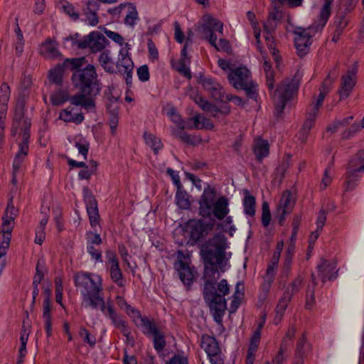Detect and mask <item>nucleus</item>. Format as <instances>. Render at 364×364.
Listing matches in <instances>:
<instances>
[{
    "label": "nucleus",
    "mask_w": 364,
    "mask_h": 364,
    "mask_svg": "<svg viewBox=\"0 0 364 364\" xmlns=\"http://www.w3.org/2000/svg\"><path fill=\"white\" fill-rule=\"evenodd\" d=\"M228 247L227 238L221 233L216 234L206 240L200 248V255L204 262L203 278L205 279L203 297L208 305L214 320L220 323L226 309L225 296L230 292V287L226 279H223L215 287V274L218 273V267L223 272V263Z\"/></svg>",
    "instance_id": "1"
},
{
    "label": "nucleus",
    "mask_w": 364,
    "mask_h": 364,
    "mask_svg": "<svg viewBox=\"0 0 364 364\" xmlns=\"http://www.w3.org/2000/svg\"><path fill=\"white\" fill-rule=\"evenodd\" d=\"M72 80L80 91L70 98V103L80 105L87 110L93 109L95 107L93 97L101 90L95 66L88 64L85 68L75 70Z\"/></svg>",
    "instance_id": "2"
},
{
    "label": "nucleus",
    "mask_w": 364,
    "mask_h": 364,
    "mask_svg": "<svg viewBox=\"0 0 364 364\" xmlns=\"http://www.w3.org/2000/svg\"><path fill=\"white\" fill-rule=\"evenodd\" d=\"M75 286L82 296V306L85 308L100 309L105 313V301L102 296V284L100 276L92 273L79 272L74 274Z\"/></svg>",
    "instance_id": "3"
},
{
    "label": "nucleus",
    "mask_w": 364,
    "mask_h": 364,
    "mask_svg": "<svg viewBox=\"0 0 364 364\" xmlns=\"http://www.w3.org/2000/svg\"><path fill=\"white\" fill-rule=\"evenodd\" d=\"M228 205L229 201L225 196L216 198L215 189L208 186L204 189L199 200L198 214L203 218H210L213 215L222 220L229 213Z\"/></svg>",
    "instance_id": "4"
},
{
    "label": "nucleus",
    "mask_w": 364,
    "mask_h": 364,
    "mask_svg": "<svg viewBox=\"0 0 364 364\" xmlns=\"http://www.w3.org/2000/svg\"><path fill=\"white\" fill-rule=\"evenodd\" d=\"M204 23L201 26V33L203 38L207 40L212 46L218 51H225L229 53L231 50L230 43L225 38H220L218 43H216L217 36L214 31H218L223 35V23L220 21L213 18L210 15H205L203 17Z\"/></svg>",
    "instance_id": "5"
},
{
    "label": "nucleus",
    "mask_w": 364,
    "mask_h": 364,
    "mask_svg": "<svg viewBox=\"0 0 364 364\" xmlns=\"http://www.w3.org/2000/svg\"><path fill=\"white\" fill-rule=\"evenodd\" d=\"M230 85L235 89L244 90L250 98L257 96V84L252 79L251 72L245 66L232 69L228 75Z\"/></svg>",
    "instance_id": "6"
},
{
    "label": "nucleus",
    "mask_w": 364,
    "mask_h": 364,
    "mask_svg": "<svg viewBox=\"0 0 364 364\" xmlns=\"http://www.w3.org/2000/svg\"><path fill=\"white\" fill-rule=\"evenodd\" d=\"M363 173H364V149L359 150L352 156L347 164L344 191H353Z\"/></svg>",
    "instance_id": "7"
},
{
    "label": "nucleus",
    "mask_w": 364,
    "mask_h": 364,
    "mask_svg": "<svg viewBox=\"0 0 364 364\" xmlns=\"http://www.w3.org/2000/svg\"><path fill=\"white\" fill-rule=\"evenodd\" d=\"M299 85V82L296 78L286 79L275 90L274 102L277 114L283 112L287 102L296 95Z\"/></svg>",
    "instance_id": "8"
},
{
    "label": "nucleus",
    "mask_w": 364,
    "mask_h": 364,
    "mask_svg": "<svg viewBox=\"0 0 364 364\" xmlns=\"http://www.w3.org/2000/svg\"><path fill=\"white\" fill-rule=\"evenodd\" d=\"M79 35L68 37L67 41H71L73 45L77 46L78 48L84 49L89 48L92 53L102 51L108 44V40L101 33L94 31L89 35L78 39Z\"/></svg>",
    "instance_id": "9"
},
{
    "label": "nucleus",
    "mask_w": 364,
    "mask_h": 364,
    "mask_svg": "<svg viewBox=\"0 0 364 364\" xmlns=\"http://www.w3.org/2000/svg\"><path fill=\"white\" fill-rule=\"evenodd\" d=\"M215 226V220L210 219L205 221L202 219L190 220L187 223L186 232L189 236V242L191 245L203 240Z\"/></svg>",
    "instance_id": "10"
},
{
    "label": "nucleus",
    "mask_w": 364,
    "mask_h": 364,
    "mask_svg": "<svg viewBox=\"0 0 364 364\" xmlns=\"http://www.w3.org/2000/svg\"><path fill=\"white\" fill-rule=\"evenodd\" d=\"M24 102L22 100L17 102L13 119L11 134L15 136L18 133L19 136L24 137L25 134H28L30 137L31 121L28 118L24 117Z\"/></svg>",
    "instance_id": "11"
},
{
    "label": "nucleus",
    "mask_w": 364,
    "mask_h": 364,
    "mask_svg": "<svg viewBox=\"0 0 364 364\" xmlns=\"http://www.w3.org/2000/svg\"><path fill=\"white\" fill-rule=\"evenodd\" d=\"M141 325L146 333L153 336L154 346L156 351L161 352L166 346L164 333L159 330L156 323L148 318H141Z\"/></svg>",
    "instance_id": "12"
},
{
    "label": "nucleus",
    "mask_w": 364,
    "mask_h": 364,
    "mask_svg": "<svg viewBox=\"0 0 364 364\" xmlns=\"http://www.w3.org/2000/svg\"><path fill=\"white\" fill-rule=\"evenodd\" d=\"M129 48H122L119 51V58L116 63V68L118 72L125 75L127 85H131L134 63L129 56Z\"/></svg>",
    "instance_id": "13"
},
{
    "label": "nucleus",
    "mask_w": 364,
    "mask_h": 364,
    "mask_svg": "<svg viewBox=\"0 0 364 364\" xmlns=\"http://www.w3.org/2000/svg\"><path fill=\"white\" fill-rule=\"evenodd\" d=\"M295 205V198L289 191H285L280 199L277 206V213L280 215L279 223L283 225L285 220V215L290 214Z\"/></svg>",
    "instance_id": "14"
},
{
    "label": "nucleus",
    "mask_w": 364,
    "mask_h": 364,
    "mask_svg": "<svg viewBox=\"0 0 364 364\" xmlns=\"http://www.w3.org/2000/svg\"><path fill=\"white\" fill-rule=\"evenodd\" d=\"M177 257L178 261L174 264L175 269L178 271L180 279L182 282L188 287L193 281L194 274L193 269L186 262L182 260L183 257H184L182 252L179 251L178 252Z\"/></svg>",
    "instance_id": "15"
},
{
    "label": "nucleus",
    "mask_w": 364,
    "mask_h": 364,
    "mask_svg": "<svg viewBox=\"0 0 364 364\" xmlns=\"http://www.w3.org/2000/svg\"><path fill=\"white\" fill-rule=\"evenodd\" d=\"M84 200L86 204L87 212L92 227H95L99 223L100 215L98 213L97 203L94 196L87 188H84Z\"/></svg>",
    "instance_id": "16"
},
{
    "label": "nucleus",
    "mask_w": 364,
    "mask_h": 364,
    "mask_svg": "<svg viewBox=\"0 0 364 364\" xmlns=\"http://www.w3.org/2000/svg\"><path fill=\"white\" fill-rule=\"evenodd\" d=\"M107 264L112 280L119 287H124L123 274L119 268L118 258L113 252L107 253Z\"/></svg>",
    "instance_id": "17"
},
{
    "label": "nucleus",
    "mask_w": 364,
    "mask_h": 364,
    "mask_svg": "<svg viewBox=\"0 0 364 364\" xmlns=\"http://www.w3.org/2000/svg\"><path fill=\"white\" fill-rule=\"evenodd\" d=\"M203 87L215 100L223 101L224 99V90L222 86L215 80L201 76L199 79Z\"/></svg>",
    "instance_id": "18"
},
{
    "label": "nucleus",
    "mask_w": 364,
    "mask_h": 364,
    "mask_svg": "<svg viewBox=\"0 0 364 364\" xmlns=\"http://www.w3.org/2000/svg\"><path fill=\"white\" fill-rule=\"evenodd\" d=\"M29 139L30 137L28 136V134H25L24 137H21L20 141L18 142V151L16 154L13 163V169L14 173L19 171L23 161L25 160L28 155L29 149Z\"/></svg>",
    "instance_id": "19"
},
{
    "label": "nucleus",
    "mask_w": 364,
    "mask_h": 364,
    "mask_svg": "<svg viewBox=\"0 0 364 364\" xmlns=\"http://www.w3.org/2000/svg\"><path fill=\"white\" fill-rule=\"evenodd\" d=\"M311 351V346L307 341L306 335L303 333L296 343L293 364H304V359L308 357Z\"/></svg>",
    "instance_id": "20"
},
{
    "label": "nucleus",
    "mask_w": 364,
    "mask_h": 364,
    "mask_svg": "<svg viewBox=\"0 0 364 364\" xmlns=\"http://www.w3.org/2000/svg\"><path fill=\"white\" fill-rule=\"evenodd\" d=\"M318 276L323 282L327 279L332 280L337 278L338 269H336V263L326 259L321 260V262L317 266Z\"/></svg>",
    "instance_id": "21"
},
{
    "label": "nucleus",
    "mask_w": 364,
    "mask_h": 364,
    "mask_svg": "<svg viewBox=\"0 0 364 364\" xmlns=\"http://www.w3.org/2000/svg\"><path fill=\"white\" fill-rule=\"evenodd\" d=\"M355 70H348L347 73L342 76L341 82V88L338 90L340 99L348 97L355 85Z\"/></svg>",
    "instance_id": "22"
},
{
    "label": "nucleus",
    "mask_w": 364,
    "mask_h": 364,
    "mask_svg": "<svg viewBox=\"0 0 364 364\" xmlns=\"http://www.w3.org/2000/svg\"><path fill=\"white\" fill-rule=\"evenodd\" d=\"M317 26H311L307 28H297L294 31L296 36L294 40L295 45L311 44V37L318 31H321Z\"/></svg>",
    "instance_id": "23"
},
{
    "label": "nucleus",
    "mask_w": 364,
    "mask_h": 364,
    "mask_svg": "<svg viewBox=\"0 0 364 364\" xmlns=\"http://www.w3.org/2000/svg\"><path fill=\"white\" fill-rule=\"evenodd\" d=\"M100 5L97 1H89L86 4V6L83 9V12L86 16V21L91 26H96L99 23L97 11Z\"/></svg>",
    "instance_id": "24"
},
{
    "label": "nucleus",
    "mask_w": 364,
    "mask_h": 364,
    "mask_svg": "<svg viewBox=\"0 0 364 364\" xmlns=\"http://www.w3.org/2000/svg\"><path fill=\"white\" fill-rule=\"evenodd\" d=\"M290 301V293L284 291L275 309V316L273 320L275 325H277L281 321Z\"/></svg>",
    "instance_id": "25"
},
{
    "label": "nucleus",
    "mask_w": 364,
    "mask_h": 364,
    "mask_svg": "<svg viewBox=\"0 0 364 364\" xmlns=\"http://www.w3.org/2000/svg\"><path fill=\"white\" fill-rule=\"evenodd\" d=\"M201 348L207 353L208 356H213L220 353V348L214 337L203 335L200 342Z\"/></svg>",
    "instance_id": "26"
},
{
    "label": "nucleus",
    "mask_w": 364,
    "mask_h": 364,
    "mask_svg": "<svg viewBox=\"0 0 364 364\" xmlns=\"http://www.w3.org/2000/svg\"><path fill=\"white\" fill-rule=\"evenodd\" d=\"M40 53L48 58H58L61 56L58 50L57 43L50 38L41 44Z\"/></svg>",
    "instance_id": "27"
},
{
    "label": "nucleus",
    "mask_w": 364,
    "mask_h": 364,
    "mask_svg": "<svg viewBox=\"0 0 364 364\" xmlns=\"http://www.w3.org/2000/svg\"><path fill=\"white\" fill-rule=\"evenodd\" d=\"M74 108L68 107L60 112L59 118L66 122L80 124L84 120V115L82 112L73 113Z\"/></svg>",
    "instance_id": "28"
},
{
    "label": "nucleus",
    "mask_w": 364,
    "mask_h": 364,
    "mask_svg": "<svg viewBox=\"0 0 364 364\" xmlns=\"http://www.w3.org/2000/svg\"><path fill=\"white\" fill-rule=\"evenodd\" d=\"M190 58L187 55L186 45H184L181 50V57L178 62V65L176 68V70L188 79H191L192 75L189 69Z\"/></svg>",
    "instance_id": "29"
},
{
    "label": "nucleus",
    "mask_w": 364,
    "mask_h": 364,
    "mask_svg": "<svg viewBox=\"0 0 364 364\" xmlns=\"http://www.w3.org/2000/svg\"><path fill=\"white\" fill-rule=\"evenodd\" d=\"M17 215V210H16L13 204V198L11 197L8 203L7 208L4 212V215L2 217V227L3 228H11L13 230L14 225L12 222L14 220Z\"/></svg>",
    "instance_id": "30"
},
{
    "label": "nucleus",
    "mask_w": 364,
    "mask_h": 364,
    "mask_svg": "<svg viewBox=\"0 0 364 364\" xmlns=\"http://www.w3.org/2000/svg\"><path fill=\"white\" fill-rule=\"evenodd\" d=\"M318 115V112H316L314 110L309 109L306 114V119L304 122L302 128L301 129L300 134L303 136V139H306L308 136L311 128L315 124V121L316 117Z\"/></svg>",
    "instance_id": "31"
},
{
    "label": "nucleus",
    "mask_w": 364,
    "mask_h": 364,
    "mask_svg": "<svg viewBox=\"0 0 364 364\" xmlns=\"http://www.w3.org/2000/svg\"><path fill=\"white\" fill-rule=\"evenodd\" d=\"M11 232V228L2 227V230L0 233V257L6 254V251L10 245Z\"/></svg>",
    "instance_id": "32"
},
{
    "label": "nucleus",
    "mask_w": 364,
    "mask_h": 364,
    "mask_svg": "<svg viewBox=\"0 0 364 364\" xmlns=\"http://www.w3.org/2000/svg\"><path fill=\"white\" fill-rule=\"evenodd\" d=\"M9 97L10 87L7 84L3 83L0 87V116H6Z\"/></svg>",
    "instance_id": "33"
},
{
    "label": "nucleus",
    "mask_w": 364,
    "mask_h": 364,
    "mask_svg": "<svg viewBox=\"0 0 364 364\" xmlns=\"http://www.w3.org/2000/svg\"><path fill=\"white\" fill-rule=\"evenodd\" d=\"M348 23V21L344 16L341 15L336 16L333 23L335 31L332 37L333 41H334L335 43L338 42L344 28L347 26Z\"/></svg>",
    "instance_id": "34"
},
{
    "label": "nucleus",
    "mask_w": 364,
    "mask_h": 364,
    "mask_svg": "<svg viewBox=\"0 0 364 364\" xmlns=\"http://www.w3.org/2000/svg\"><path fill=\"white\" fill-rule=\"evenodd\" d=\"M333 0H324L323 5L320 11V18L318 20V26L320 28H323L328 21L331 14V6Z\"/></svg>",
    "instance_id": "35"
},
{
    "label": "nucleus",
    "mask_w": 364,
    "mask_h": 364,
    "mask_svg": "<svg viewBox=\"0 0 364 364\" xmlns=\"http://www.w3.org/2000/svg\"><path fill=\"white\" fill-rule=\"evenodd\" d=\"M99 63L106 72L113 73L115 71L114 63L109 55V50H105L100 53Z\"/></svg>",
    "instance_id": "36"
},
{
    "label": "nucleus",
    "mask_w": 364,
    "mask_h": 364,
    "mask_svg": "<svg viewBox=\"0 0 364 364\" xmlns=\"http://www.w3.org/2000/svg\"><path fill=\"white\" fill-rule=\"evenodd\" d=\"M104 314L109 316L116 328L119 327L125 321L124 318L115 311L112 304L109 301L105 303V313Z\"/></svg>",
    "instance_id": "37"
},
{
    "label": "nucleus",
    "mask_w": 364,
    "mask_h": 364,
    "mask_svg": "<svg viewBox=\"0 0 364 364\" xmlns=\"http://www.w3.org/2000/svg\"><path fill=\"white\" fill-rule=\"evenodd\" d=\"M245 198L243 200L244 210L245 214L254 216L255 214V198L250 194L248 190H245Z\"/></svg>",
    "instance_id": "38"
},
{
    "label": "nucleus",
    "mask_w": 364,
    "mask_h": 364,
    "mask_svg": "<svg viewBox=\"0 0 364 364\" xmlns=\"http://www.w3.org/2000/svg\"><path fill=\"white\" fill-rule=\"evenodd\" d=\"M65 70L63 64H58L50 69L48 74L49 81L56 85H61Z\"/></svg>",
    "instance_id": "39"
},
{
    "label": "nucleus",
    "mask_w": 364,
    "mask_h": 364,
    "mask_svg": "<svg viewBox=\"0 0 364 364\" xmlns=\"http://www.w3.org/2000/svg\"><path fill=\"white\" fill-rule=\"evenodd\" d=\"M269 144L267 141L259 140L254 146V153L256 159L261 161L269 154Z\"/></svg>",
    "instance_id": "40"
},
{
    "label": "nucleus",
    "mask_w": 364,
    "mask_h": 364,
    "mask_svg": "<svg viewBox=\"0 0 364 364\" xmlns=\"http://www.w3.org/2000/svg\"><path fill=\"white\" fill-rule=\"evenodd\" d=\"M311 284L308 286L307 291H306V308L308 309H311L315 304V296H314V289L317 284L316 281V277L314 273L311 274Z\"/></svg>",
    "instance_id": "41"
},
{
    "label": "nucleus",
    "mask_w": 364,
    "mask_h": 364,
    "mask_svg": "<svg viewBox=\"0 0 364 364\" xmlns=\"http://www.w3.org/2000/svg\"><path fill=\"white\" fill-rule=\"evenodd\" d=\"M176 198V203L181 209L189 208L191 205L189 201V196L185 191L182 189V186L178 187Z\"/></svg>",
    "instance_id": "42"
},
{
    "label": "nucleus",
    "mask_w": 364,
    "mask_h": 364,
    "mask_svg": "<svg viewBox=\"0 0 364 364\" xmlns=\"http://www.w3.org/2000/svg\"><path fill=\"white\" fill-rule=\"evenodd\" d=\"M260 338H261V331L259 329H256L254 331V333L251 338L247 358L251 357V358L252 360H255V354L257 351L259 343L260 341Z\"/></svg>",
    "instance_id": "43"
},
{
    "label": "nucleus",
    "mask_w": 364,
    "mask_h": 364,
    "mask_svg": "<svg viewBox=\"0 0 364 364\" xmlns=\"http://www.w3.org/2000/svg\"><path fill=\"white\" fill-rule=\"evenodd\" d=\"M144 137L146 144L153 149L155 154L161 149L162 144L161 140L153 134L145 132L144 134Z\"/></svg>",
    "instance_id": "44"
},
{
    "label": "nucleus",
    "mask_w": 364,
    "mask_h": 364,
    "mask_svg": "<svg viewBox=\"0 0 364 364\" xmlns=\"http://www.w3.org/2000/svg\"><path fill=\"white\" fill-rule=\"evenodd\" d=\"M48 221V216L45 215L41 220L38 227L36 230L35 242L41 245L46 238L45 226Z\"/></svg>",
    "instance_id": "45"
},
{
    "label": "nucleus",
    "mask_w": 364,
    "mask_h": 364,
    "mask_svg": "<svg viewBox=\"0 0 364 364\" xmlns=\"http://www.w3.org/2000/svg\"><path fill=\"white\" fill-rule=\"evenodd\" d=\"M85 63V58H68L66 59L63 63V65L65 68V69L68 70H80L79 68L82 67Z\"/></svg>",
    "instance_id": "46"
},
{
    "label": "nucleus",
    "mask_w": 364,
    "mask_h": 364,
    "mask_svg": "<svg viewBox=\"0 0 364 364\" xmlns=\"http://www.w3.org/2000/svg\"><path fill=\"white\" fill-rule=\"evenodd\" d=\"M59 8L73 20L78 19L79 14L75 11L74 6L68 1L60 0L59 1Z\"/></svg>",
    "instance_id": "47"
},
{
    "label": "nucleus",
    "mask_w": 364,
    "mask_h": 364,
    "mask_svg": "<svg viewBox=\"0 0 364 364\" xmlns=\"http://www.w3.org/2000/svg\"><path fill=\"white\" fill-rule=\"evenodd\" d=\"M183 130L184 129L176 130L173 129L171 132L173 136L179 139L182 142L190 145L195 144V136L186 133L185 132H183Z\"/></svg>",
    "instance_id": "48"
},
{
    "label": "nucleus",
    "mask_w": 364,
    "mask_h": 364,
    "mask_svg": "<svg viewBox=\"0 0 364 364\" xmlns=\"http://www.w3.org/2000/svg\"><path fill=\"white\" fill-rule=\"evenodd\" d=\"M68 100V95L66 91L58 90L54 92L50 96V101L55 106L63 105Z\"/></svg>",
    "instance_id": "49"
},
{
    "label": "nucleus",
    "mask_w": 364,
    "mask_h": 364,
    "mask_svg": "<svg viewBox=\"0 0 364 364\" xmlns=\"http://www.w3.org/2000/svg\"><path fill=\"white\" fill-rule=\"evenodd\" d=\"M263 68L266 73L267 85L272 90L274 88V73L270 63L266 59H264L263 63Z\"/></svg>",
    "instance_id": "50"
},
{
    "label": "nucleus",
    "mask_w": 364,
    "mask_h": 364,
    "mask_svg": "<svg viewBox=\"0 0 364 364\" xmlns=\"http://www.w3.org/2000/svg\"><path fill=\"white\" fill-rule=\"evenodd\" d=\"M127 6L128 10L124 19V22L127 25L133 26L135 24L136 20L138 19V12L136 11V6L133 4H129Z\"/></svg>",
    "instance_id": "51"
},
{
    "label": "nucleus",
    "mask_w": 364,
    "mask_h": 364,
    "mask_svg": "<svg viewBox=\"0 0 364 364\" xmlns=\"http://www.w3.org/2000/svg\"><path fill=\"white\" fill-rule=\"evenodd\" d=\"M79 335L83 338L84 342L88 343L91 347L95 346L96 338L94 335L91 334L87 329L81 327L79 331Z\"/></svg>",
    "instance_id": "52"
},
{
    "label": "nucleus",
    "mask_w": 364,
    "mask_h": 364,
    "mask_svg": "<svg viewBox=\"0 0 364 364\" xmlns=\"http://www.w3.org/2000/svg\"><path fill=\"white\" fill-rule=\"evenodd\" d=\"M303 284V278L298 276L287 288L285 291H289L291 294V298L293 294L298 292L301 288Z\"/></svg>",
    "instance_id": "53"
},
{
    "label": "nucleus",
    "mask_w": 364,
    "mask_h": 364,
    "mask_svg": "<svg viewBox=\"0 0 364 364\" xmlns=\"http://www.w3.org/2000/svg\"><path fill=\"white\" fill-rule=\"evenodd\" d=\"M288 348V345L285 343L281 344L279 350L277 355L272 359V364H282L285 360L284 353Z\"/></svg>",
    "instance_id": "54"
},
{
    "label": "nucleus",
    "mask_w": 364,
    "mask_h": 364,
    "mask_svg": "<svg viewBox=\"0 0 364 364\" xmlns=\"http://www.w3.org/2000/svg\"><path fill=\"white\" fill-rule=\"evenodd\" d=\"M87 245H92L100 246L102 242V238L98 233L93 232H87L86 233Z\"/></svg>",
    "instance_id": "55"
},
{
    "label": "nucleus",
    "mask_w": 364,
    "mask_h": 364,
    "mask_svg": "<svg viewBox=\"0 0 364 364\" xmlns=\"http://www.w3.org/2000/svg\"><path fill=\"white\" fill-rule=\"evenodd\" d=\"M262 223L264 227L267 228L271 220V213L269 208V205L267 202L262 203Z\"/></svg>",
    "instance_id": "56"
},
{
    "label": "nucleus",
    "mask_w": 364,
    "mask_h": 364,
    "mask_svg": "<svg viewBox=\"0 0 364 364\" xmlns=\"http://www.w3.org/2000/svg\"><path fill=\"white\" fill-rule=\"evenodd\" d=\"M87 251L90 255L92 259L96 261L101 260L102 252L99 248V246L87 245Z\"/></svg>",
    "instance_id": "57"
},
{
    "label": "nucleus",
    "mask_w": 364,
    "mask_h": 364,
    "mask_svg": "<svg viewBox=\"0 0 364 364\" xmlns=\"http://www.w3.org/2000/svg\"><path fill=\"white\" fill-rule=\"evenodd\" d=\"M43 316L45 319H51V313H50V293H48V296H46L43 304Z\"/></svg>",
    "instance_id": "58"
},
{
    "label": "nucleus",
    "mask_w": 364,
    "mask_h": 364,
    "mask_svg": "<svg viewBox=\"0 0 364 364\" xmlns=\"http://www.w3.org/2000/svg\"><path fill=\"white\" fill-rule=\"evenodd\" d=\"M137 76L141 82H146L149 80V71L146 65H141L137 69Z\"/></svg>",
    "instance_id": "59"
},
{
    "label": "nucleus",
    "mask_w": 364,
    "mask_h": 364,
    "mask_svg": "<svg viewBox=\"0 0 364 364\" xmlns=\"http://www.w3.org/2000/svg\"><path fill=\"white\" fill-rule=\"evenodd\" d=\"M75 146L78 149L79 153L86 159L89 150V144L85 141L80 140L75 142Z\"/></svg>",
    "instance_id": "60"
},
{
    "label": "nucleus",
    "mask_w": 364,
    "mask_h": 364,
    "mask_svg": "<svg viewBox=\"0 0 364 364\" xmlns=\"http://www.w3.org/2000/svg\"><path fill=\"white\" fill-rule=\"evenodd\" d=\"M361 129L363 128L358 123H354L350 126V127L348 130L343 132V138L349 139L355 133L361 130Z\"/></svg>",
    "instance_id": "61"
},
{
    "label": "nucleus",
    "mask_w": 364,
    "mask_h": 364,
    "mask_svg": "<svg viewBox=\"0 0 364 364\" xmlns=\"http://www.w3.org/2000/svg\"><path fill=\"white\" fill-rule=\"evenodd\" d=\"M277 11H276L269 13L267 22L264 23V29L267 33H271L273 29L271 28L272 21L277 19Z\"/></svg>",
    "instance_id": "62"
},
{
    "label": "nucleus",
    "mask_w": 364,
    "mask_h": 364,
    "mask_svg": "<svg viewBox=\"0 0 364 364\" xmlns=\"http://www.w3.org/2000/svg\"><path fill=\"white\" fill-rule=\"evenodd\" d=\"M43 277V267H41L40 261H38L36 267V274L33 277V284H38Z\"/></svg>",
    "instance_id": "63"
},
{
    "label": "nucleus",
    "mask_w": 364,
    "mask_h": 364,
    "mask_svg": "<svg viewBox=\"0 0 364 364\" xmlns=\"http://www.w3.org/2000/svg\"><path fill=\"white\" fill-rule=\"evenodd\" d=\"M105 33L109 38L112 39L117 43L119 45H122L124 43V38L120 34L108 30H105Z\"/></svg>",
    "instance_id": "64"
}]
</instances>
